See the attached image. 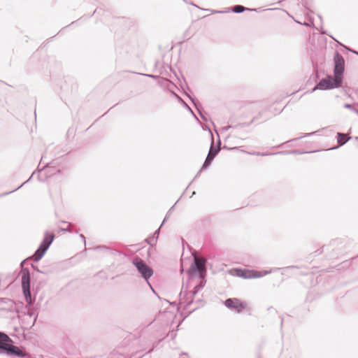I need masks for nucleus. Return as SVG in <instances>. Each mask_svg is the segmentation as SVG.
Returning a JSON list of instances; mask_svg holds the SVG:
<instances>
[{
	"label": "nucleus",
	"mask_w": 358,
	"mask_h": 358,
	"mask_svg": "<svg viewBox=\"0 0 358 358\" xmlns=\"http://www.w3.org/2000/svg\"><path fill=\"white\" fill-rule=\"evenodd\" d=\"M169 215H167V214L166 215V216H165L164 219L163 220V222H162L160 227H162V225L167 221V220L169 218Z\"/></svg>",
	"instance_id": "30"
},
{
	"label": "nucleus",
	"mask_w": 358,
	"mask_h": 358,
	"mask_svg": "<svg viewBox=\"0 0 358 358\" xmlns=\"http://www.w3.org/2000/svg\"><path fill=\"white\" fill-rule=\"evenodd\" d=\"M283 324V319L281 320V326Z\"/></svg>",
	"instance_id": "52"
},
{
	"label": "nucleus",
	"mask_w": 358,
	"mask_h": 358,
	"mask_svg": "<svg viewBox=\"0 0 358 358\" xmlns=\"http://www.w3.org/2000/svg\"><path fill=\"white\" fill-rule=\"evenodd\" d=\"M315 133H316V131H313V132L308 133V134H304L303 136H301V137L295 138L292 139V141H297V140H299V139H300V138H303V137L310 136L314 135Z\"/></svg>",
	"instance_id": "21"
},
{
	"label": "nucleus",
	"mask_w": 358,
	"mask_h": 358,
	"mask_svg": "<svg viewBox=\"0 0 358 358\" xmlns=\"http://www.w3.org/2000/svg\"><path fill=\"white\" fill-rule=\"evenodd\" d=\"M144 76H148V77H150V78H157V76L152 75V74H144Z\"/></svg>",
	"instance_id": "33"
},
{
	"label": "nucleus",
	"mask_w": 358,
	"mask_h": 358,
	"mask_svg": "<svg viewBox=\"0 0 358 358\" xmlns=\"http://www.w3.org/2000/svg\"><path fill=\"white\" fill-rule=\"evenodd\" d=\"M268 155L269 154L267 152H257V155H259V156H266Z\"/></svg>",
	"instance_id": "31"
},
{
	"label": "nucleus",
	"mask_w": 358,
	"mask_h": 358,
	"mask_svg": "<svg viewBox=\"0 0 358 358\" xmlns=\"http://www.w3.org/2000/svg\"><path fill=\"white\" fill-rule=\"evenodd\" d=\"M189 99L191 100L192 104L194 106V107L196 108L198 113L199 114L200 117L204 120V121H207V118L206 117V113L204 112L202 106H201V104L200 103L199 101L194 97V98H192L190 96H189Z\"/></svg>",
	"instance_id": "11"
},
{
	"label": "nucleus",
	"mask_w": 358,
	"mask_h": 358,
	"mask_svg": "<svg viewBox=\"0 0 358 358\" xmlns=\"http://www.w3.org/2000/svg\"><path fill=\"white\" fill-rule=\"evenodd\" d=\"M227 13V10H213L212 13Z\"/></svg>",
	"instance_id": "27"
},
{
	"label": "nucleus",
	"mask_w": 358,
	"mask_h": 358,
	"mask_svg": "<svg viewBox=\"0 0 358 358\" xmlns=\"http://www.w3.org/2000/svg\"><path fill=\"white\" fill-rule=\"evenodd\" d=\"M182 289H183V287H182ZM182 293H183V291H182V290H181V292H180V296H182Z\"/></svg>",
	"instance_id": "49"
},
{
	"label": "nucleus",
	"mask_w": 358,
	"mask_h": 358,
	"mask_svg": "<svg viewBox=\"0 0 358 358\" xmlns=\"http://www.w3.org/2000/svg\"><path fill=\"white\" fill-rule=\"evenodd\" d=\"M199 291H197V289H193L192 291V296L194 297Z\"/></svg>",
	"instance_id": "32"
},
{
	"label": "nucleus",
	"mask_w": 358,
	"mask_h": 358,
	"mask_svg": "<svg viewBox=\"0 0 358 358\" xmlns=\"http://www.w3.org/2000/svg\"><path fill=\"white\" fill-rule=\"evenodd\" d=\"M234 127V126H231V125H229V126H227V127H223V128H222V131H227V130H228V129H233V127Z\"/></svg>",
	"instance_id": "28"
},
{
	"label": "nucleus",
	"mask_w": 358,
	"mask_h": 358,
	"mask_svg": "<svg viewBox=\"0 0 358 358\" xmlns=\"http://www.w3.org/2000/svg\"><path fill=\"white\" fill-rule=\"evenodd\" d=\"M357 106H358V103H357Z\"/></svg>",
	"instance_id": "55"
},
{
	"label": "nucleus",
	"mask_w": 358,
	"mask_h": 358,
	"mask_svg": "<svg viewBox=\"0 0 358 358\" xmlns=\"http://www.w3.org/2000/svg\"><path fill=\"white\" fill-rule=\"evenodd\" d=\"M191 4H192V6H196V7H197V8H200L199 6H197L196 5H195V4H194V3H191Z\"/></svg>",
	"instance_id": "50"
},
{
	"label": "nucleus",
	"mask_w": 358,
	"mask_h": 358,
	"mask_svg": "<svg viewBox=\"0 0 358 358\" xmlns=\"http://www.w3.org/2000/svg\"><path fill=\"white\" fill-rule=\"evenodd\" d=\"M257 117H258L257 116V117H253V119H252L250 122H243V123H240V124H238L235 125V126L233 127V130L236 129H237L238 127H249L250 125H251V124H252V122H255V120L256 119H257Z\"/></svg>",
	"instance_id": "16"
},
{
	"label": "nucleus",
	"mask_w": 358,
	"mask_h": 358,
	"mask_svg": "<svg viewBox=\"0 0 358 358\" xmlns=\"http://www.w3.org/2000/svg\"><path fill=\"white\" fill-rule=\"evenodd\" d=\"M80 238L83 240V241L84 242V243L85 244V243H86L85 236L83 234H80Z\"/></svg>",
	"instance_id": "34"
},
{
	"label": "nucleus",
	"mask_w": 358,
	"mask_h": 358,
	"mask_svg": "<svg viewBox=\"0 0 358 358\" xmlns=\"http://www.w3.org/2000/svg\"><path fill=\"white\" fill-rule=\"evenodd\" d=\"M301 24L305 25V26H310V24H308L307 22H303Z\"/></svg>",
	"instance_id": "45"
},
{
	"label": "nucleus",
	"mask_w": 358,
	"mask_h": 358,
	"mask_svg": "<svg viewBox=\"0 0 358 358\" xmlns=\"http://www.w3.org/2000/svg\"><path fill=\"white\" fill-rule=\"evenodd\" d=\"M224 304L227 308L234 310L238 313H241L243 310L246 308L245 303L237 298L227 299L224 301Z\"/></svg>",
	"instance_id": "7"
},
{
	"label": "nucleus",
	"mask_w": 358,
	"mask_h": 358,
	"mask_svg": "<svg viewBox=\"0 0 358 358\" xmlns=\"http://www.w3.org/2000/svg\"><path fill=\"white\" fill-rule=\"evenodd\" d=\"M187 108H188V110H189L193 114V111L192 110V109L189 106L187 107Z\"/></svg>",
	"instance_id": "48"
},
{
	"label": "nucleus",
	"mask_w": 358,
	"mask_h": 358,
	"mask_svg": "<svg viewBox=\"0 0 358 358\" xmlns=\"http://www.w3.org/2000/svg\"><path fill=\"white\" fill-rule=\"evenodd\" d=\"M267 310H269V311L270 310H273L274 312L276 313V310L272 306L268 307Z\"/></svg>",
	"instance_id": "37"
},
{
	"label": "nucleus",
	"mask_w": 358,
	"mask_h": 358,
	"mask_svg": "<svg viewBox=\"0 0 358 358\" xmlns=\"http://www.w3.org/2000/svg\"><path fill=\"white\" fill-rule=\"evenodd\" d=\"M279 269H280V268H273L271 269L270 271H264V273H262V275H265L271 273L272 271H275Z\"/></svg>",
	"instance_id": "24"
},
{
	"label": "nucleus",
	"mask_w": 358,
	"mask_h": 358,
	"mask_svg": "<svg viewBox=\"0 0 358 358\" xmlns=\"http://www.w3.org/2000/svg\"><path fill=\"white\" fill-rule=\"evenodd\" d=\"M160 228L159 227L158 229H157L155 231V232L153 234V236L152 237H150L149 238L148 241V243L150 245H153L157 240L158 237H159V230H160Z\"/></svg>",
	"instance_id": "15"
},
{
	"label": "nucleus",
	"mask_w": 358,
	"mask_h": 358,
	"mask_svg": "<svg viewBox=\"0 0 358 358\" xmlns=\"http://www.w3.org/2000/svg\"><path fill=\"white\" fill-rule=\"evenodd\" d=\"M345 71V59L337 51L334 55V75L343 80V73Z\"/></svg>",
	"instance_id": "6"
},
{
	"label": "nucleus",
	"mask_w": 358,
	"mask_h": 358,
	"mask_svg": "<svg viewBox=\"0 0 358 358\" xmlns=\"http://www.w3.org/2000/svg\"><path fill=\"white\" fill-rule=\"evenodd\" d=\"M352 111L358 115V109L357 108H355V109Z\"/></svg>",
	"instance_id": "43"
},
{
	"label": "nucleus",
	"mask_w": 358,
	"mask_h": 358,
	"mask_svg": "<svg viewBox=\"0 0 358 358\" xmlns=\"http://www.w3.org/2000/svg\"><path fill=\"white\" fill-rule=\"evenodd\" d=\"M94 250H110V251H113V250H112L111 248L106 246V245H99V246H96V248H94Z\"/></svg>",
	"instance_id": "19"
},
{
	"label": "nucleus",
	"mask_w": 358,
	"mask_h": 358,
	"mask_svg": "<svg viewBox=\"0 0 358 358\" xmlns=\"http://www.w3.org/2000/svg\"><path fill=\"white\" fill-rule=\"evenodd\" d=\"M343 106H344V108L350 109L351 110H353L355 108L354 105L350 104V103H345Z\"/></svg>",
	"instance_id": "23"
},
{
	"label": "nucleus",
	"mask_w": 358,
	"mask_h": 358,
	"mask_svg": "<svg viewBox=\"0 0 358 358\" xmlns=\"http://www.w3.org/2000/svg\"><path fill=\"white\" fill-rule=\"evenodd\" d=\"M62 231H70V229L69 227L67 228H62L61 229Z\"/></svg>",
	"instance_id": "36"
},
{
	"label": "nucleus",
	"mask_w": 358,
	"mask_h": 358,
	"mask_svg": "<svg viewBox=\"0 0 358 358\" xmlns=\"http://www.w3.org/2000/svg\"><path fill=\"white\" fill-rule=\"evenodd\" d=\"M55 238V234L53 233H50L46 231L44 234V238L41 243H40L38 248L47 252L50 246L51 245L52 241Z\"/></svg>",
	"instance_id": "9"
},
{
	"label": "nucleus",
	"mask_w": 358,
	"mask_h": 358,
	"mask_svg": "<svg viewBox=\"0 0 358 358\" xmlns=\"http://www.w3.org/2000/svg\"><path fill=\"white\" fill-rule=\"evenodd\" d=\"M154 349H155V346H153L150 350H149L145 354L152 352L154 350Z\"/></svg>",
	"instance_id": "41"
},
{
	"label": "nucleus",
	"mask_w": 358,
	"mask_h": 358,
	"mask_svg": "<svg viewBox=\"0 0 358 358\" xmlns=\"http://www.w3.org/2000/svg\"><path fill=\"white\" fill-rule=\"evenodd\" d=\"M252 278H258L264 276L262 273H259V271H255L254 274L251 275Z\"/></svg>",
	"instance_id": "22"
},
{
	"label": "nucleus",
	"mask_w": 358,
	"mask_h": 358,
	"mask_svg": "<svg viewBox=\"0 0 358 358\" xmlns=\"http://www.w3.org/2000/svg\"><path fill=\"white\" fill-rule=\"evenodd\" d=\"M257 8H248L241 5H236L229 8H227V13L231 11L235 13H241L245 10L255 11L257 12Z\"/></svg>",
	"instance_id": "13"
},
{
	"label": "nucleus",
	"mask_w": 358,
	"mask_h": 358,
	"mask_svg": "<svg viewBox=\"0 0 358 358\" xmlns=\"http://www.w3.org/2000/svg\"><path fill=\"white\" fill-rule=\"evenodd\" d=\"M202 170H203V169H201H201H200V170H199V171H198V173H196V175L195 178L198 177V176L200 175V173H201V171H202Z\"/></svg>",
	"instance_id": "39"
},
{
	"label": "nucleus",
	"mask_w": 358,
	"mask_h": 358,
	"mask_svg": "<svg viewBox=\"0 0 358 358\" xmlns=\"http://www.w3.org/2000/svg\"><path fill=\"white\" fill-rule=\"evenodd\" d=\"M202 170H203V169H201H201H200V170H199V171H198V173H196V175L195 178L198 177V176L200 175V173H201V171H202Z\"/></svg>",
	"instance_id": "40"
},
{
	"label": "nucleus",
	"mask_w": 358,
	"mask_h": 358,
	"mask_svg": "<svg viewBox=\"0 0 358 358\" xmlns=\"http://www.w3.org/2000/svg\"><path fill=\"white\" fill-rule=\"evenodd\" d=\"M174 208V206H173L169 210V211L167 212V215H170V214H171V210L172 209Z\"/></svg>",
	"instance_id": "35"
},
{
	"label": "nucleus",
	"mask_w": 358,
	"mask_h": 358,
	"mask_svg": "<svg viewBox=\"0 0 358 358\" xmlns=\"http://www.w3.org/2000/svg\"><path fill=\"white\" fill-rule=\"evenodd\" d=\"M141 357H142V356H139V357H138L137 358H141Z\"/></svg>",
	"instance_id": "54"
},
{
	"label": "nucleus",
	"mask_w": 358,
	"mask_h": 358,
	"mask_svg": "<svg viewBox=\"0 0 358 358\" xmlns=\"http://www.w3.org/2000/svg\"><path fill=\"white\" fill-rule=\"evenodd\" d=\"M0 354L10 357H29L28 353L14 345L13 340L2 331H0Z\"/></svg>",
	"instance_id": "2"
},
{
	"label": "nucleus",
	"mask_w": 358,
	"mask_h": 358,
	"mask_svg": "<svg viewBox=\"0 0 358 358\" xmlns=\"http://www.w3.org/2000/svg\"><path fill=\"white\" fill-rule=\"evenodd\" d=\"M3 301H4V302H10V303H11V302H12V301H11V300H10V299H6H6H3Z\"/></svg>",
	"instance_id": "42"
},
{
	"label": "nucleus",
	"mask_w": 358,
	"mask_h": 358,
	"mask_svg": "<svg viewBox=\"0 0 358 358\" xmlns=\"http://www.w3.org/2000/svg\"><path fill=\"white\" fill-rule=\"evenodd\" d=\"M352 111L358 115V109L357 108H355V109Z\"/></svg>",
	"instance_id": "44"
},
{
	"label": "nucleus",
	"mask_w": 358,
	"mask_h": 358,
	"mask_svg": "<svg viewBox=\"0 0 358 358\" xmlns=\"http://www.w3.org/2000/svg\"><path fill=\"white\" fill-rule=\"evenodd\" d=\"M182 103H183V104H184V106H185V107L187 108V107L189 106H188L185 102H184L183 101H182Z\"/></svg>",
	"instance_id": "46"
},
{
	"label": "nucleus",
	"mask_w": 358,
	"mask_h": 358,
	"mask_svg": "<svg viewBox=\"0 0 358 358\" xmlns=\"http://www.w3.org/2000/svg\"><path fill=\"white\" fill-rule=\"evenodd\" d=\"M235 275L238 277L244 278V279H250L252 278V275L249 274V271L241 268H236L234 269Z\"/></svg>",
	"instance_id": "14"
},
{
	"label": "nucleus",
	"mask_w": 358,
	"mask_h": 358,
	"mask_svg": "<svg viewBox=\"0 0 358 358\" xmlns=\"http://www.w3.org/2000/svg\"><path fill=\"white\" fill-rule=\"evenodd\" d=\"M355 139V141H357L358 142V136H355L353 138Z\"/></svg>",
	"instance_id": "47"
},
{
	"label": "nucleus",
	"mask_w": 358,
	"mask_h": 358,
	"mask_svg": "<svg viewBox=\"0 0 358 358\" xmlns=\"http://www.w3.org/2000/svg\"><path fill=\"white\" fill-rule=\"evenodd\" d=\"M338 43L340 45H342L345 49L348 50V51H350V52H352V53L356 54V55H358V51H356V50H352V49H350V48H348V46H346V45H343V44H342L341 43H340V42H338Z\"/></svg>",
	"instance_id": "20"
},
{
	"label": "nucleus",
	"mask_w": 358,
	"mask_h": 358,
	"mask_svg": "<svg viewBox=\"0 0 358 358\" xmlns=\"http://www.w3.org/2000/svg\"><path fill=\"white\" fill-rule=\"evenodd\" d=\"M22 277H21V284H22V293L27 303L29 306H31L34 300L31 298V291H30V279L31 274L28 268H22Z\"/></svg>",
	"instance_id": "3"
},
{
	"label": "nucleus",
	"mask_w": 358,
	"mask_h": 358,
	"mask_svg": "<svg viewBox=\"0 0 358 358\" xmlns=\"http://www.w3.org/2000/svg\"><path fill=\"white\" fill-rule=\"evenodd\" d=\"M31 268H32L34 270H35V271H36L37 272H38V273H44L43 271H41V270L38 268V267L37 266H36V265H34V264H31Z\"/></svg>",
	"instance_id": "25"
},
{
	"label": "nucleus",
	"mask_w": 358,
	"mask_h": 358,
	"mask_svg": "<svg viewBox=\"0 0 358 358\" xmlns=\"http://www.w3.org/2000/svg\"><path fill=\"white\" fill-rule=\"evenodd\" d=\"M33 175H34V173H32V175L29 177V178L27 180H26L24 182H23L21 185H20L19 187H17V188H15V189H13V190H12V191H10V192H6V193H4V194H3V195H7V194H10V193H12V192H15V191H16V190L19 189H20V187H22L24 184H26V183L29 182L31 180V178H32V177H33Z\"/></svg>",
	"instance_id": "18"
},
{
	"label": "nucleus",
	"mask_w": 358,
	"mask_h": 358,
	"mask_svg": "<svg viewBox=\"0 0 358 358\" xmlns=\"http://www.w3.org/2000/svg\"><path fill=\"white\" fill-rule=\"evenodd\" d=\"M306 152H300V151H298V150H287V151H280V152H278L277 154H280V155H289V154H302V153H306Z\"/></svg>",
	"instance_id": "17"
},
{
	"label": "nucleus",
	"mask_w": 358,
	"mask_h": 358,
	"mask_svg": "<svg viewBox=\"0 0 358 358\" xmlns=\"http://www.w3.org/2000/svg\"><path fill=\"white\" fill-rule=\"evenodd\" d=\"M352 138V137L350 135L341 132H338L336 134V140L338 143V145L333 147L329 150L337 149L339 147L344 145L348 141H350Z\"/></svg>",
	"instance_id": "10"
},
{
	"label": "nucleus",
	"mask_w": 358,
	"mask_h": 358,
	"mask_svg": "<svg viewBox=\"0 0 358 358\" xmlns=\"http://www.w3.org/2000/svg\"><path fill=\"white\" fill-rule=\"evenodd\" d=\"M212 142L213 143V138H212ZM220 145H221V141L219 139L218 141L217 142V144L215 145H213V148H220Z\"/></svg>",
	"instance_id": "26"
},
{
	"label": "nucleus",
	"mask_w": 358,
	"mask_h": 358,
	"mask_svg": "<svg viewBox=\"0 0 358 358\" xmlns=\"http://www.w3.org/2000/svg\"><path fill=\"white\" fill-rule=\"evenodd\" d=\"M45 252H46L45 251H44V250H41V248H38V249L35 251L34 255L31 257H28V258L24 259L21 262L20 265L22 266V264L24 263V262L27 261V260H29V259H31L34 262H37L40 261L43 257V256L45 255Z\"/></svg>",
	"instance_id": "12"
},
{
	"label": "nucleus",
	"mask_w": 358,
	"mask_h": 358,
	"mask_svg": "<svg viewBox=\"0 0 358 358\" xmlns=\"http://www.w3.org/2000/svg\"><path fill=\"white\" fill-rule=\"evenodd\" d=\"M224 149H228V148L227 146H224L223 147ZM231 148H229V150H230Z\"/></svg>",
	"instance_id": "51"
},
{
	"label": "nucleus",
	"mask_w": 358,
	"mask_h": 358,
	"mask_svg": "<svg viewBox=\"0 0 358 358\" xmlns=\"http://www.w3.org/2000/svg\"><path fill=\"white\" fill-rule=\"evenodd\" d=\"M296 22H298V23H299V24H302L301 22H298V20H296Z\"/></svg>",
	"instance_id": "53"
},
{
	"label": "nucleus",
	"mask_w": 358,
	"mask_h": 358,
	"mask_svg": "<svg viewBox=\"0 0 358 358\" xmlns=\"http://www.w3.org/2000/svg\"><path fill=\"white\" fill-rule=\"evenodd\" d=\"M343 80L338 78L333 77L331 76H327L325 78H322L316 85L311 90L310 92H315L317 89L322 90H332L341 87Z\"/></svg>",
	"instance_id": "4"
},
{
	"label": "nucleus",
	"mask_w": 358,
	"mask_h": 358,
	"mask_svg": "<svg viewBox=\"0 0 358 358\" xmlns=\"http://www.w3.org/2000/svg\"><path fill=\"white\" fill-rule=\"evenodd\" d=\"M322 249H319L317 250H316L314 253H315V255L314 256H317V255H319L320 254H322Z\"/></svg>",
	"instance_id": "29"
},
{
	"label": "nucleus",
	"mask_w": 358,
	"mask_h": 358,
	"mask_svg": "<svg viewBox=\"0 0 358 358\" xmlns=\"http://www.w3.org/2000/svg\"><path fill=\"white\" fill-rule=\"evenodd\" d=\"M221 148H213V142H211L210 148L208 155L201 166V169H206L210 165L213 161L214 160L216 155L219 153Z\"/></svg>",
	"instance_id": "8"
},
{
	"label": "nucleus",
	"mask_w": 358,
	"mask_h": 358,
	"mask_svg": "<svg viewBox=\"0 0 358 358\" xmlns=\"http://www.w3.org/2000/svg\"><path fill=\"white\" fill-rule=\"evenodd\" d=\"M206 263L207 260L205 258L194 257L189 268L187 271L190 278L195 275H198L200 281L194 286V289H197V291L202 289L206 282L205 279L206 273Z\"/></svg>",
	"instance_id": "1"
},
{
	"label": "nucleus",
	"mask_w": 358,
	"mask_h": 358,
	"mask_svg": "<svg viewBox=\"0 0 358 358\" xmlns=\"http://www.w3.org/2000/svg\"><path fill=\"white\" fill-rule=\"evenodd\" d=\"M133 264L136 268L141 276L148 283L151 287V285L148 282V280L153 275L152 268L146 264V263L140 257H134L132 260Z\"/></svg>",
	"instance_id": "5"
},
{
	"label": "nucleus",
	"mask_w": 358,
	"mask_h": 358,
	"mask_svg": "<svg viewBox=\"0 0 358 358\" xmlns=\"http://www.w3.org/2000/svg\"><path fill=\"white\" fill-rule=\"evenodd\" d=\"M100 10H101V9H98V8H96V9L94 11L93 14L99 13Z\"/></svg>",
	"instance_id": "38"
}]
</instances>
